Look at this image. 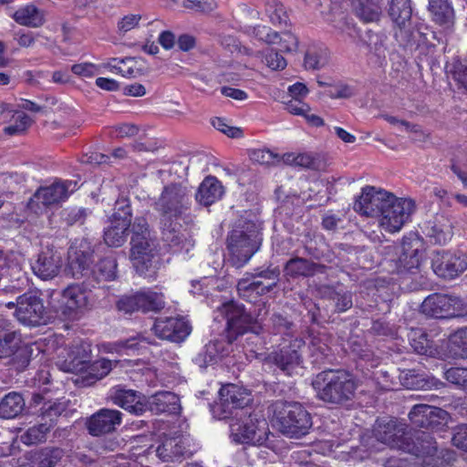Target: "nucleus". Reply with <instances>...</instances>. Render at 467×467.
I'll return each mask as SVG.
<instances>
[{
  "label": "nucleus",
  "mask_w": 467,
  "mask_h": 467,
  "mask_svg": "<svg viewBox=\"0 0 467 467\" xmlns=\"http://www.w3.org/2000/svg\"><path fill=\"white\" fill-rule=\"evenodd\" d=\"M190 206L191 193L181 184L166 186L154 205L160 214L162 238L178 253H189L194 246L188 230Z\"/></svg>",
  "instance_id": "1"
},
{
  "label": "nucleus",
  "mask_w": 467,
  "mask_h": 467,
  "mask_svg": "<svg viewBox=\"0 0 467 467\" xmlns=\"http://www.w3.org/2000/svg\"><path fill=\"white\" fill-rule=\"evenodd\" d=\"M312 384L317 397L332 404H344L351 400L358 388L354 378L345 370L322 371L316 376Z\"/></svg>",
  "instance_id": "2"
},
{
  "label": "nucleus",
  "mask_w": 467,
  "mask_h": 467,
  "mask_svg": "<svg viewBox=\"0 0 467 467\" xmlns=\"http://www.w3.org/2000/svg\"><path fill=\"white\" fill-rule=\"evenodd\" d=\"M130 260L136 271L144 274L157 254L158 239L143 216L136 217L131 225Z\"/></svg>",
  "instance_id": "3"
},
{
  "label": "nucleus",
  "mask_w": 467,
  "mask_h": 467,
  "mask_svg": "<svg viewBox=\"0 0 467 467\" xmlns=\"http://www.w3.org/2000/svg\"><path fill=\"white\" fill-rule=\"evenodd\" d=\"M260 244L256 224L252 221L238 220L227 236L232 264L236 267L244 266L258 251Z\"/></svg>",
  "instance_id": "4"
},
{
  "label": "nucleus",
  "mask_w": 467,
  "mask_h": 467,
  "mask_svg": "<svg viewBox=\"0 0 467 467\" xmlns=\"http://www.w3.org/2000/svg\"><path fill=\"white\" fill-rule=\"evenodd\" d=\"M274 424L290 438L306 435L312 427L309 412L298 402L277 400L272 405Z\"/></svg>",
  "instance_id": "5"
},
{
  "label": "nucleus",
  "mask_w": 467,
  "mask_h": 467,
  "mask_svg": "<svg viewBox=\"0 0 467 467\" xmlns=\"http://www.w3.org/2000/svg\"><path fill=\"white\" fill-rule=\"evenodd\" d=\"M227 321V331L230 339L235 340L238 336L246 335L245 341L248 346L261 344L259 331L261 327L253 321L251 315L245 312L242 306L234 302L223 304L220 309Z\"/></svg>",
  "instance_id": "6"
},
{
  "label": "nucleus",
  "mask_w": 467,
  "mask_h": 467,
  "mask_svg": "<svg viewBox=\"0 0 467 467\" xmlns=\"http://www.w3.org/2000/svg\"><path fill=\"white\" fill-rule=\"evenodd\" d=\"M267 423L256 415L241 411L232 417L230 432L233 441L241 444H261L266 440Z\"/></svg>",
  "instance_id": "7"
},
{
  "label": "nucleus",
  "mask_w": 467,
  "mask_h": 467,
  "mask_svg": "<svg viewBox=\"0 0 467 467\" xmlns=\"http://www.w3.org/2000/svg\"><path fill=\"white\" fill-rule=\"evenodd\" d=\"M78 188L75 181L57 180L50 185L39 187L28 202V207L36 213L65 202Z\"/></svg>",
  "instance_id": "8"
},
{
  "label": "nucleus",
  "mask_w": 467,
  "mask_h": 467,
  "mask_svg": "<svg viewBox=\"0 0 467 467\" xmlns=\"http://www.w3.org/2000/svg\"><path fill=\"white\" fill-rule=\"evenodd\" d=\"M131 208L128 199L116 201L114 212L110 216V224L104 231V241L109 246L119 247L127 240V230L131 222Z\"/></svg>",
  "instance_id": "9"
},
{
  "label": "nucleus",
  "mask_w": 467,
  "mask_h": 467,
  "mask_svg": "<svg viewBox=\"0 0 467 467\" xmlns=\"http://www.w3.org/2000/svg\"><path fill=\"white\" fill-rule=\"evenodd\" d=\"M220 401L214 413L220 420L237 416L251 402V392L235 384L223 386L219 390Z\"/></svg>",
  "instance_id": "10"
},
{
  "label": "nucleus",
  "mask_w": 467,
  "mask_h": 467,
  "mask_svg": "<svg viewBox=\"0 0 467 467\" xmlns=\"http://www.w3.org/2000/svg\"><path fill=\"white\" fill-rule=\"evenodd\" d=\"M374 437L378 441L390 448L402 451L410 450L406 441L411 439V431H407L406 424L397 419L378 420L374 426Z\"/></svg>",
  "instance_id": "11"
},
{
  "label": "nucleus",
  "mask_w": 467,
  "mask_h": 467,
  "mask_svg": "<svg viewBox=\"0 0 467 467\" xmlns=\"http://www.w3.org/2000/svg\"><path fill=\"white\" fill-rule=\"evenodd\" d=\"M387 202L379 225L387 232H399L414 211V202L411 199L398 198L393 194Z\"/></svg>",
  "instance_id": "12"
},
{
  "label": "nucleus",
  "mask_w": 467,
  "mask_h": 467,
  "mask_svg": "<svg viewBox=\"0 0 467 467\" xmlns=\"http://www.w3.org/2000/svg\"><path fill=\"white\" fill-rule=\"evenodd\" d=\"M280 275L277 267L268 268L253 275L252 278H242L237 284L240 296L253 301L257 296L265 295L276 286Z\"/></svg>",
  "instance_id": "13"
},
{
  "label": "nucleus",
  "mask_w": 467,
  "mask_h": 467,
  "mask_svg": "<svg viewBox=\"0 0 467 467\" xmlns=\"http://www.w3.org/2000/svg\"><path fill=\"white\" fill-rule=\"evenodd\" d=\"M462 302L459 297L432 294L421 304V311L435 318H451L462 314Z\"/></svg>",
  "instance_id": "14"
},
{
  "label": "nucleus",
  "mask_w": 467,
  "mask_h": 467,
  "mask_svg": "<svg viewBox=\"0 0 467 467\" xmlns=\"http://www.w3.org/2000/svg\"><path fill=\"white\" fill-rule=\"evenodd\" d=\"M433 272L443 279H454L467 270V255L437 251L431 255Z\"/></svg>",
  "instance_id": "15"
},
{
  "label": "nucleus",
  "mask_w": 467,
  "mask_h": 467,
  "mask_svg": "<svg viewBox=\"0 0 467 467\" xmlns=\"http://www.w3.org/2000/svg\"><path fill=\"white\" fill-rule=\"evenodd\" d=\"M391 194L373 186H366L362 188L360 196L355 202L354 210L361 215L380 219L388 203L387 200L390 198Z\"/></svg>",
  "instance_id": "16"
},
{
  "label": "nucleus",
  "mask_w": 467,
  "mask_h": 467,
  "mask_svg": "<svg viewBox=\"0 0 467 467\" xmlns=\"http://www.w3.org/2000/svg\"><path fill=\"white\" fill-rule=\"evenodd\" d=\"M16 306V317L20 323L36 327L43 322L46 309L36 293L28 292L19 296Z\"/></svg>",
  "instance_id": "17"
},
{
  "label": "nucleus",
  "mask_w": 467,
  "mask_h": 467,
  "mask_svg": "<svg viewBox=\"0 0 467 467\" xmlns=\"http://www.w3.org/2000/svg\"><path fill=\"white\" fill-rule=\"evenodd\" d=\"M91 306V292L81 285H70L61 296V311L67 317H75Z\"/></svg>",
  "instance_id": "18"
},
{
  "label": "nucleus",
  "mask_w": 467,
  "mask_h": 467,
  "mask_svg": "<svg viewBox=\"0 0 467 467\" xmlns=\"http://www.w3.org/2000/svg\"><path fill=\"white\" fill-rule=\"evenodd\" d=\"M63 260L60 253L53 247H46L31 262L33 273L41 280H51L58 275Z\"/></svg>",
  "instance_id": "19"
},
{
  "label": "nucleus",
  "mask_w": 467,
  "mask_h": 467,
  "mask_svg": "<svg viewBox=\"0 0 467 467\" xmlns=\"http://www.w3.org/2000/svg\"><path fill=\"white\" fill-rule=\"evenodd\" d=\"M190 324L182 317H161L156 319L152 330L161 339L172 342L184 340L191 333Z\"/></svg>",
  "instance_id": "20"
},
{
  "label": "nucleus",
  "mask_w": 467,
  "mask_h": 467,
  "mask_svg": "<svg viewBox=\"0 0 467 467\" xmlns=\"http://www.w3.org/2000/svg\"><path fill=\"white\" fill-rule=\"evenodd\" d=\"M109 399L115 405L136 416H140L148 410L146 397L133 389L116 386L109 390Z\"/></svg>",
  "instance_id": "21"
},
{
  "label": "nucleus",
  "mask_w": 467,
  "mask_h": 467,
  "mask_svg": "<svg viewBox=\"0 0 467 467\" xmlns=\"http://www.w3.org/2000/svg\"><path fill=\"white\" fill-rule=\"evenodd\" d=\"M305 345L303 338L294 337L287 346L273 353L274 363L285 374L292 375L293 370L302 363V349Z\"/></svg>",
  "instance_id": "22"
},
{
  "label": "nucleus",
  "mask_w": 467,
  "mask_h": 467,
  "mask_svg": "<svg viewBox=\"0 0 467 467\" xmlns=\"http://www.w3.org/2000/svg\"><path fill=\"white\" fill-rule=\"evenodd\" d=\"M45 406H47V404H45ZM42 410L43 419H47L50 422L40 423L28 428L21 436V440L25 444L31 445L45 441L54 420L61 414L63 408L60 404L54 402L50 403L47 407H44Z\"/></svg>",
  "instance_id": "23"
},
{
  "label": "nucleus",
  "mask_w": 467,
  "mask_h": 467,
  "mask_svg": "<svg viewBox=\"0 0 467 467\" xmlns=\"http://www.w3.org/2000/svg\"><path fill=\"white\" fill-rule=\"evenodd\" d=\"M122 422V412L113 409H101L94 413L88 421L91 435L99 436L114 431Z\"/></svg>",
  "instance_id": "24"
},
{
  "label": "nucleus",
  "mask_w": 467,
  "mask_h": 467,
  "mask_svg": "<svg viewBox=\"0 0 467 467\" xmlns=\"http://www.w3.org/2000/svg\"><path fill=\"white\" fill-rule=\"evenodd\" d=\"M91 346L88 342H79L72 345L68 351V358L56 363L57 367L64 372L77 373L84 370L90 362Z\"/></svg>",
  "instance_id": "25"
},
{
  "label": "nucleus",
  "mask_w": 467,
  "mask_h": 467,
  "mask_svg": "<svg viewBox=\"0 0 467 467\" xmlns=\"http://www.w3.org/2000/svg\"><path fill=\"white\" fill-rule=\"evenodd\" d=\"M411 13L410 0L390 1L389 14L392 21L399 27V32H395L396 38L401 37L404 41L409 39Z\"/></svg>",
  "instance_id": "26"
},
{
  "label": "nucleus",
  "mask_w": 467,
  "mask_h": 467,
  "mask_svg": "<svg viewBox=\"0 0 467 467\" xmlns=\"http://www.w3.org/2000/svg\"><path fill=\"white\" fill-rule=\"evenodd\" d=\"M231 345L232 340L230 337L210 341L194 358V361L199 367L206 368L227 356L231 351Z\"/></svg>",
  "instance_id": "27"
},
{
  "label": "nucleus",
  "mask_w": 467,
  "mask_h": 467,
  "mask_svg": "<svg viewBox=\"0 0 467 467\" xmlns=\"http://www.w3.org/2000/svg\"><path fill=\"white\" fill-rule=\"evenodd\" d=\"M446 412L437 407L427 404L413 406L409 413L412 424L420 428H430L438 423L439 419H443Z\"/></svg>",
  "instance_id": "28"
},
{
  "label": "nucleus",
  "mask_w": 467,
  "mask_h": 467,
  "mask_svg": "<svg viewBox=\"0 0 467 467\" xmlns=\"http://www.w3.org/2000/svg\"><path fill=\"white\" fill-rule=\"evenodd\" d=\"M406 444L410 450L404 451L418 457L433 456L437 451L436 441L425 431L411 432V439L407 440Z\"/></svg>",
  "instance_id": "29"
},
{
  "label": "nucleus",
  "mask_w": 467,
  "mask_h": 467,
  "mask_svg": "<svg viewBox=\"0 0 467 467\" xmlns=\"http://www.w3.org/2000/svg\"><path fill=\"white\" fill-rule=\"evenodd\" d=\"M91 254L82 250L70 247L68 251V272L74 278L88 277L92 269Z\"/></svg>",
  "instance_id": "30"
},
{
  "label": "nucleus",
  "mask_w": 467,
  "mask_h": 467,
  "mask_svg": "<svg viewBox=\"0 0 467 467\" xmlns=\"http://www.w3.org/2000/svg\"><path fill=\"white\" fill-rule=\"evenodd\" d=\"M223 194L222 183L213 176L206 177L200 184L196 192V201L204 206H209L219 201Z\"/></svg>",
  "instance_id": "31"
},
{
  "label": "nucleus",
  "mask_w": 467,
  "mask_h": 467,
  "mask_svg": "<svg viewBox=\"0 0 467 467\" xmlns=\"http://www.w3.org/2000/svg\"><path fill=\"white\" fill-rule=\"evenodd\" d=\"M185 451L183 439L180 436L164 438L156 449L157 456L163 462L180 460Z\"/></svg>",
  "instance_id": "32"
},
{
  "label": "nucleus",
  "mask_w": 467,
  "mask_h": 467,
  "mask_svg": "<svg viewBox=\"0 0 467 467\" xmlns=\"http://www.w3.org/2000/svg\"><path fill=\"white\" fill-rule=\"evenodd\" d=\"M148 410L156 414L174 413L179 409V398L172 392L162 391L146 399Z\"/></svg>",
  "instance_id": "33"
},
{
  "label": "nucleus",
  "mask_w": 467,
  "mask_h": 467,
  "mask_svg": "<svg viewBox=\"0 0 467 467\" xmlns=\"http://www.w3.org/2000/svg\"><path fill=\"white\" fill-rule=\"evenodd\" d=\"M12 18L18 25L32 28L40 27L45 23V15L43 10L37 8L32 4L19 7L12 15Z\"/></svg>",
  "instance_id": "34"
},
{
  "label": "nucleus",
  "mask_w": 467,
  "mask_h": 467,
  "mask_svg": "<svg viewBox=\"0 0 467 467\" xmlns=\"http://www.w3.org/2000/svg\"><path fill=\"white\" fill-rule=\"evenodd\" d=\"M425 232L430 242L435 244H444L452 236L451 224L443 217L435 218L426 223Z\"/></svg>",
  "instance_id": "35"
},
{
  "label": "nucleus",
  "mask_w": 467,
  "mask_h": 467,
  "mask_svg": "<svg viewBox=\"0 0 467 467\" xmlns=\"http://www.w3.org/2000/svg\"><path fill=\"white\" fill-rule=\"evenodd\" d=\"M429 11L436 24L446 28L453 26L454 11L448 0H429Z\"/></svg>",
  "instance_id": "36"
},
{
  "label": "nucleus",
  "mask_w": 467,
  "mask_h": 467,
  "mask_svg": "<svg viewBox=\"0 0 467 467\" xmlns=\"http://www.w3.org/2000/svg\"><path fill=\"white\" fill-rule=\"evenodd\" d=\"M350 5L364 22L378 21L381 15V7L377 0H348Z\"/></svg>",
  "instance_id": "37"
},
{
  "label": "nucleus",
  "mask_w": 467,
  "mask_h": 467,
  "mask_svg": "<svg viewBox=\"0 0 467 467\" xmlns=\"http://www.w3.org/2000/svg\"><path fill=\"white\" fill-rule=\"evenodd\" d=\"M318 265L307 259L301 257H295L287 261L285 265L284 272L286 276L296 277H306L314 275L317 272Z\"/></svg>",
  "instance_id": "38"
},
{
  "label": "nucleus",
  "mask_w": 467,
  "mask_h": 467,
  "mask_svg": "<svg viewBox=\"0 0 467 467\" xmlns=\"http://www.w3.org/2000/svg\"><path fill=\"white\" fill-rule=\"evenodd\" d=\"M25 400L17 392L6 394L0 401V417L13 419L18 416L25 409Z\"/></svg>",
  "instance_id": "39"
},
{
  "label": "nucleus",
  "mask_w": 467,
  "mask_h": 467,
  "mask_svg": "<svg viewBox=\"0 0 467 467\" xmlns=\"http://www.w3.org/2000/svg\"><path fill=\"white\" fill-rule=\"evenodd\" d=\"M282 161L287 165L306 169L317 170L319 168V161L309 152H287L282 155Z\"/></svg>",
  "instance_id": "40"
},
{
  "label": "nucleus",
  "mask_w": 467,
  "mask_h": 467,
  "mask_svg": "<svg viewBox=\"0 0 467 467\" xmlns=\"http://www.w3.org/2000/svg\"><path fill=\"white\" fill-rule=\"evenodd\" d=\"M146 73L144 63L141 59L134 57H126L119 60L118 74L128 78H136Z\"/></svg>",
  "instance_id": "41"
},
{
  "label": "nucleus",
  "mask_w": 467,
  "mask_h": 467,
  "mask_svg": "<svg viewBox=\"0 0 467 467\" xmlns=\"http://www.w3.org/2000/svg\"><path fill=\"white\" fill-rule=\"evenodd\" d=\"M117 275V262L112 257L101 259L92 269L91 275L98 281H110L115 279Z\"/></svg>",
  "instance_id": "42"
},
{
  "label": "nucleus",
  "mask_w": 467,
  "mask_h": 467,
  "mask_svg": "<svg viewBox=\"0 0 467 467\" xmlns=\"http://www.w3.org/2000/svg\"><path fill=\"white\" fill-rule=\"evenodd\" d=\"M419 242L416 241L415 244L403 242L401 250L402 253L400 256V264L407 269L417 268L420 263V255L419 254L418 245Z\"/></svg>",
  "instance_id": "43"
},
{
  "label": "nucleus",
  "mask_w": 467,
  "mask_h": 467,
  "mask_svg": "<svg viewBox=\"0 0 467 467\" xmlns=\"http://www.w3.org/2000/svg\"><path fill=\"white\" fill-rule=\"evenodd\" d=\"M63 456V451L59 448H46L34 456V462L37 467H55Z\"/></svg>",
  "instance_id": "44"
},
{
  "label": "nucleus",
  "mask_w": 467,
  "mask_h": 467,
  "mask_svg": "<svg viewBox=\"0 0 467 467\" xmlns=\"http://www.w3.org/2000/svg\"><path fill=\"white\" fill-rule=\"evenodd\" d=\"M140 298L143 300H140V311L142 312H150V311H160L164 307V299L163 295L147 290V291H140Z\"/></svg>",
  "instance_id": "45"
},
{
  "label": "nucleus",
  "mask_w": 467,
  "mask_h": 467,
  "mask_svg": "<svg viewBox=\"0 0 467 467\" xmlns=\"http://www.w3.org/2000/svg\"><path fill=\"white\" fill-rule=\"evenodd\" d=\"M327 296L333 303L337 312H345L353 305L351 293L342 288L338 290L329 288Z\"/></svg>",
  "instance_id": "46"
},
{
  "label": "nucleus",
  "mask_w": 467,
  "mask_h": 467,
  "mask_svg": "<svg viewBox=\"0 0 467 467\" xmlns=\"http://www.w3.org/2000/svg\"><path fill=\"white\" fill-rule=\"evenodd\" d=\"M311 356L314 358L313 362L321 363L329 355L330 348L326 342L324 335H313L309 343Z\"/></svg>",
  "instance_id": "47"
},
{
  "label": "nucleus",
  "mask_w": 467,
  "mask_h": 467,
  "mask_svg": "<svg viewBox=\"0 0 467 467\" xmlns=\"http://www.w3.org/2000/svg\"><path fill=\"white\" fill-rule=\"evenodd\" d=\"M265 12L272 24H286V11L279 0H266Z\"/></svg>",
  "instance_id": "48"
},
{
  "label": "nucleus",
  "mask_w": 467,
  "mask_h": 467,
  "mask_svg": "<svg viewBox=\"0 0 467 467\" xmlns=\"http://www.w3.org/2000/svg\"><path fill=\"white\" fill-rule=\"evenodd\" d=\"M13 124L5 128V132L8 135H17L24 132L30 125L31 119L24 112L17 111L12 115Z\"/></svg>",
  "instance_id": "49"
},
{
  "label": "nucleus",
  "mask_w": 467,
  "mask_h": 467,
  "mask_svg": "<svg viewBox=\"0 0 467 467\" xmlns=\"http://www.w3.org/2000/svg\"><path fill=\"white\" fill-rule=\"evenodd\" d=\"M272 333L275 335L291 336L294 324L281 314H274L270 319Z\"/></svg>",
  "instance_id": "50"
},
{
  "label": "nucleus",
  "mask_w": 467,
  "mask_h": 467,
  "mask_svg": "<svg viewBox=\"0 0 467 467\" xmlns=\"http://www.w3.org/2000/svg\"><path fill=\"white\" fill-rule=\"evenodd\" d=\"M250 158L253 161L259 164H276L282 161V156L267 150V149H256L250 152Z\"/></svg>",
  "instance_id": "51"
},
{
  "label": "nucleus",
  "mask_w": 467,
  "mask_h": 467,
  "mask_svg": "<svg viewBox=\"0 0 467 467\" xmlns=\"http://www.w3.org/2000/svg\"><path fill=\"white\" fill-rule=\"evenodd\" d=\"M444 377L451 384L467 389V368H450L445 371Z\"/></svg>",
  "instance_id": "52"
},
{
  "label": "nucleus",
  "mask_w": 467,
  "mask_h": 467,
  "mask_svg": "<svg viewBox=\"0 0 467 467\" xmlns=\"http://www.w3.org/2000/svg\"><path fill=\"white\" fill-rule=\"evenodd\" d=\"M409 339L413 349L419 354H425L429 348L427 335L421 329H412Z\"/></svg>",
  "instance_id": "53"
},
{
  "label": "nucleus",
  "mask_w": 467,
  "mask_h": 467,
  "mask_svg": "<svg viewBox=\"0 0 467 467\" xmlns=\"http://www.w3.org/2000/svg\"><path fill=\"white\" fill-rule=\"evenodd\" d=\"M450 340L457 354L462 358H467V327L455 331Z\"/></svg>",
  "instance_id": "54"
},
{
  "label": "nucleus",
  "mask_w": 467,
  "mask_h": 467,
  "mask_svg": "<svg viewBox=\"0 0 467 467\" xmlns=\"http://www.w3.org/2000/svg\"><path fill=\"white\" fill-rule=\"evenodd\" d=\"M86 368L89 369V374L93 378L100 379L106 377L112 369V361L104 358H99L91 363Z\"/></svg>",
  "instance_id": "55"
},
{
  "label": "nucleus",
  "mask_w": 467,
  "mask_h": 467,
  "mask_svg": "<svg viewBox=\"0 0 467 467\" xmlns=\"http://www.w3.org/2000/svg\"><path fill=\"white\" fill-rule=\"evenodd\" d=\"M71 71L73 74L82 78H93L94 76L101 73L100 66L90 62L74 64L71 66Z\"/></svg>",
  "instance_id": "56"
},
{
  "label": "nucleus",
  "mask_w": 467,
  "mask_h": 467,
  "mask_svg": "<svg viewBox=\"0 0 467 467\" xmlns=\"http://www.w3.org/2000/svg\"><path fill=\"white\" fill-rule=\"evenodd\" d=\"M140 300H142V299L140 298V292H138L134 295L126 296L121 297L118 301L117 306H118L119 310L123 311L125 313H132L135 311H140Z\"/></svg>",
  "instance_id": "57"
},
{
  "label": "nucleus",
  "mask_w": 467,
  "mask_h": 467,
  "mask_svg": "<svg viewBox=\"0 0 467 467\" xmlns=\"http://www.w3.org/2000/svg\"><path fill=\"white\" fill-rule=\"evenodd\" d=\"M20 342L19 336L16 332L6 333L1 339L0 350L3 351V358L13 355Z\"/></svg>",
  "instance_id": "58"
},
{
  "label": "nucleus",
  "mask_w": 467,
  "mask_h": 467,
  "mask_svg": "<svg viewBox=\"0 0 467 467\" xmlns=\"http://www.w3.org/2000/svg\"><path fill=\"white\" fill-rule=\"evenodd\" d=\"M276 44L279 45L280 51L292 53L298 48V38L291 32L286 31L279 35Z\"/></svg>",
  "instance_id": "59"
},
{
  "label": "nucleus",
  "mask_w": 467,
  "mask_h": 467,
  "mask_svg": "<svg viewBox=\"0 0 467 467\" xmlns=\"http://www.w3.org/2000/svg\"><path fill=\"white\" fill-rule=\"evenodd\" d=\"M327 64V58L318 51L308 50L305 56L304 65L306 69H319Z\"/></svg>",
  "instance_id": "60"
},
{
  "label": "nucleus",
  "mask_w": 467,
  "mask_h": 467,
  "mask_svg": "<svg viewBox=\"0 0 467 467\" xmlns=\"http://www.w3.org/2000/svg\"><path fill=\"white\" fill-rule=\"evenodd\" d=\"M212 125L219 131L227 135L230 138H240L243 135V130L240 128L230 126L224 119L214 118L212 120Z\"/></svg>",
  "instance_id": "61"
},
{
  "label": "nucleus",
  "mask_w": 467,
  "mask_h": 467,
  "mask_svg": "<svg viewBox=\"0 0 467 467\" xmlns=\"http://www.w3.org/2000/svg\"><path fill=\"white\" fill-rule=\"evenodd\" d=\"M253 35L259 40L264 41L267 44L277 43L279 34L273 31L266 26H257L253 29Z\"/></svg>",
  "instance_id": "62"
},
{
  "label": "nucleus",
  "mask_w": 467,
  "mask_h": 467,
  "mask_svg": "<svg viewBox=\"0 0 467 467\" xmlns=\"http://www.w3.org/2000/svg\"><path fill=\"white\" fill-rule=\"evenodd\" d=\"M451 72L459 88H462L467 92V65L457 61L453 63Z\"/></svg>",
  "instance_id": "63"
},
{
  "label": "nucleus",
  "mask_w": 467,
  "mask_h": 467,
  "mask_svg": "<svg viewBox=\"0 0 467 467\" xmlns=\"http://www.w3.org/2000/svg\"><path fill=\"white\" fill-rule=\"evenodd\" d=\"M264 57L266 65L274 70L284 69L286 67V60L272 48L266 50Z\"/></svg>",
  "instance_id": "64"
}]
</instances>
